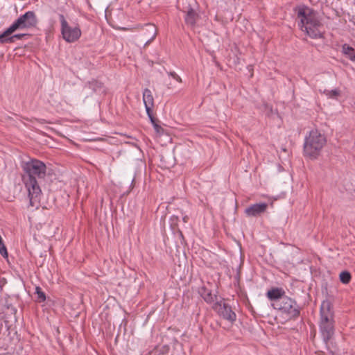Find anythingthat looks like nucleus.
<instances>
[{
  "label": "nucleus",
  "instance_id": "nucleus-25",
  "mask_svg": "<svg viewBox=\"0 0 355 355\" xmlns=\"http://www.w3.org/2000/svg\"><path fill=\"white\" fill-rule=\"evenodd\" d=\"M98 85V83L96 81V80H93L92 82H89V86L90 87H92L93 89H94V86Z\"/></svg>",
  "mask_w": 355,
  "mask_h": 355
},
{
  "label": "nucleus",
  "instance_id": "nucleus-12",
  "mask_svg": "<svg viewBox=\"0 0 355 355\" xmlns=\"http://www.w3.org/2000/svg\"><path fill=\"white\" fill-rule=\"evenodd\" d=\"M143 102L145 106V109L146 112H149L150 110H152V107L154 105V99L152 95L151 91L146 88L143 92Z\"/></svg>",
  "mask_w": 355,
  "mask_h": 355
},
{
  "label": "nucleus",
  "instance_id": "nucleus-9",
  "mask_svg": "<svg viewBox=\"0 0 355 355\" xmlns=\"http://www.w3.org/2000/svg\"><path fill=\"white\" fill-rule=\"evenodd\" d=\"M320 320L324 322H335L333 306L329 300L322 302L320 309Z\"/></svg>",
  "mask_w": 355,
  "mask_h": 355
},
{
  "label": "nucleus",
  "instance_id": "nucleus-5",
  "mask_svg": "<svg viewBox=\"0 0 355 355\" xmlns=\"http://www.w3.org/2000/svg\"><path fill=\"white\" fill-rule=\"evenodd\" d=\"M37 19L34 12L28 11L19 17L2 34L1 37L11 35L17 30H22L35 26Z\"/></svg>",
  "mask_w": 355,
  "mask_h": 355
},
{
  "label": "nucleus",
  "instance_id": "nucleus-4",
  "mask_svg": "<svg viewBox=\"0 0 355 355\" xmlns=\"http://www.w3.org/2000/svg\"><path fill=\"white\" fill-rule=\"evenodd\" d=\"M277 302H272V306L284 315L288 320L294 319L300 315V306L292 298L286 295Z\"/></svg>",
  "mask_w": 355,
  "mask_h": 355
},
{
  "label": "nucleus",
  "instance_id": "nucleus-15",
  "mask_svg": "<svg viewBox=\"0 0 355 355\" xmlns=\"http://www.w3.org/2000/svg\"><path fill=\"white\" fill-rule=\"evenodd\" d=\"M196 19L197 15L196 12L192 8L189 9L184 17L186 24L193 26L196 24Z\"/></svg>",
  "mask_w": 355,
  "mask_h": 355
},
{
  "label": "nucleus",
  "instance_id": "nucleus-3",
  "mask_svg": "<svg viewBox=\"0 0 355 355\" xmlns=\"http://www.w3.org/2000/svg\"><path fill=\"white\" fill-rule=\"evenodd\" d=\"M327 142L324 135L318 130H311L305 137L304 143V153L311 159H315Z\"/></svg>",
  "mask_w": 355,
  "mask_h": 355
},
{
  "label": "nucleus",
  "instance_id": "nucleus-21",
  "mask_svg": "<svg viewBox=\"0 0 355 355\" xmlns=\"http://www.w3.org/2000/svg\"><path fill=\"white\" fill-rule=\"evenodd\" d=\"M0 254L4 257L8 258V252L3 241H0Z\"/></svg>",
  "mask_w": 355,
  "mask_h": 355
},
{
  "label": "nucleus",
  "instance_id": "nucleus-7",
  "mask_svg": "<svg viewBox=\"0 0 355 355\" xmlns=\"http://www.w3.org/2000/svg\"><path fill=\"white\" fill-rule=\"evenodd\" d=\"M214 309L223 319L233 323L236 319V313L232 310L231 306L222 302H216L214 305Z\"/></svg>",
  "mask_w": 355,
  "mask_h": 355
},
{
  "label": "nucleus",
  "instance_id": "nucleus-20",
  "mask_svg": "<svg viewBox=\"0 0 355 355\" xmlns=\"http://www.w3.org/2000/svg\"><path fill=\"white\" fill-rule=\"evenodd\" d=\"M36 294L37 295L38 300L40 302H44L46 300V295L40 287H36Z\"/></svg>",
  "mask_w": 355,
  "mask_h": 355
},
{
  "label": "nucleus",
  "instance_id": "nucleus-16",
  "mask_svg": "<svg viewBox=\"0 0 355 355\" xmlns=\"http://www.w3.org/2000/svg\"><path fill=\"white\" fill-rule=\"evenodd\" d=\"M26 34H15L13 35H6L1 37V34L0 35V42L2 43H12L14 42L16 40H21L23 37H24Z\"/></svg>",
  "mask_w": 355,
  "mask_h": 355
},
{
  "label": "nucleus",
  "instance_id": "nucleus-17",
  "mask_svg": "<svg viewBox=\"0 0 355 355\" xmlns=\"http://www.w3.org/2000/svg\"><path fill=\"white\" fill-rule=\"evenodd\" d=\"M146 31L149 33L150 37L146 41V44L150 43L157 35V28L154 24H148L146 25Z\"/></svg>",
  "mask_w": 355,
  "mask_h": 355
},
{
  "label": "nucleus",
  "instance_id": "nucleus-24",
  "mask_svg": "<svg viewBox=\"0 0 355 355\" xmlns=\"http://www.w3.org/2000/svg\"><path fill=\"white\" fill-rule=\"evenodd\" d=\"M153 126L157 134L160 135L164 132V129L157 123L154 124Z\"/></svg>",
  "mask_w": 355,
  "mask_h": 355
},
{
  "label": "nucleus",
  "instance_id": "nucleus-22",
  "mask_svg": "<svg viewBox=\"0 0 355 355\" xmlns=\"http://www.w3.org/2000/svg\"><path fill=\"white\" fill-rule=\"evenodd\" d=\"M168 76H171L173 79H175L176 81L179 83H182V78L180 76H178L175 72L171 71L168 73Z\"/></svg>",
  "mask_w": 355,
  "mask_h": 355
},
{
  "label": "nucleus",
  "instance_id": "nucleus-2",
  "mask_svg": "<svg viewBox=\"0 0 355 355\" xmlns=\"http://www.w3.org/2000/svg\"><path fill=\"white\" fill-rule=\"evenodd\" d=\"M295 12L300 21L299 26L302 31L312 39L323 37V33L321 31L322 24L315 10L302 5L297 7Z\"/></svg>",
  "mask_w": 355,
  "mask_h": 355
},
{
  "label": "nucleus",
  "instance_id": "nucleus-1",
  "mask_svg": "<svg viewBox=\"0 0 355 355\" xmlns=\"http://www.w3.org/2000/svg\"><path fill=\"white\" fill-rule=\"evenodd\" d=\"M22 168L24 171L22 180L28 191L30 205L33 207L39 202L42 193L37 179L45 177L46 166L43 162L32 159L24 162Z\"/></svg>",
  "mask_w": 355,
  "mask_h": 355
},
{
  "label": "nucleus",
  "instance_id": "nucleus-13",
  "mask_svg": "<svg viewBox=\"0 0 355 355\" xmlns=\"http://www.w3.org/2000/svg\"><path fill=\"white\" fill-rule=\"evenodd\" d=\"M342 53L349 60L355 62V49L354 48L347 44H344L342 46Z\"/></svg>",
  "mask_w": 355,
  "mask_h": 355
},
{
  "label": "nucleus",
  "instance_id": "nucleus-10",
  "mask_svg": "<svg viewBox=\"0 0 355 355\" xmlns=\"http://www.w3.org/2000/svg\"><path fill=\"white\" fill-rule=\"evenodd\" d=\"M268 208V204L266 202L253 204L245 209V214L247 216L256 217L264 213Z\"/></svg>",
  "mask_w": 355,
  "mask_h": 355
},
{
  "label": "nucleus",
  "instance_id": "nucleus-19",
  "mask_svg": "<svg viewBox=\"0 0 355 355\" xmlns=\"http://www.w3.org/2000/svg\"><path fill=\"white\" fill-rule=\"evenodd\" d=\"M339 277L340 282L345 284H348L351 280V275L347 270L341 272L340 273Z\"/></svg>",
  "mask_w": 355,
  "mask_h": 355
},
{
  "label": "nucleus",
  "instance_id": "nucleus-14",
  "mask_svg": "<svg viewBox=\"0 0 355 355\" xmlns=\"http://www.w3.org/2000/svg\"><path fill=\"white\" fill-rule=\"evenodd\" d=\"M200 294L205 301L209 304L214 303L216 298V295L213 294L211 291L207 289L206 288H202Z\"/></svg>",
  "mask_w": 355,
  "mask_h": 355
},
{
  "label": "nucleus",
  "instance_id": "nucleus-8",
  "mask_svg": "<svg viewBox=\"0 0 355 355\" xmlns=\"http://www.w3.org/2000/svg\"><path fill=\"white\" fill-rule=\"evenodd\" d=\"M320 333L325 344H327L334 336L335 333V322H319Z\"/></svg>",
  "mask_w": 355,
  "mask_h": 355
},
{
  "label": "nucleus",
  "instance_id": "nucleus-11",
  "mask_svg": "<svg viewBox=\"0 0 355 355\" xmlns=\"http://www.w3.org/2000/svg\"><path fill=\"white\" fill-rule=\"evenodd\" d=\"M267 297L272 301V302H277L281 298L286 296L285 291L280 288H273L269 290L266 293Z\"/></svg>",
  "mask_w": 355,
  "mask_h": 355
},
{
  "label": "nucleus",
  "instance_id": "nucleus-26",
  "mask_svg": "<svg viewBox=\"0 0 355 355\" xmlns=\"http://www.w3.org/2000/svg\"><path fill=\"white\" fill-rule=\"evenodd\" d=\"M182 220L184 223H187L188 221V216H184L182 217Z\"/></svg>",
  "mask_w": 355,
  "mask_h": 355
},
{
  "label": "nucleus",
  "instance_id": "nucleus-6",
  "mask_svg": "<svg viewBox=\"0 0 355 355\" xmlns=\"http://www.w3.org/2000/svg\"><path fill=\"white\" fill-rule=\"evenodd\" d=\"M59 19L63 39L69 43H73L78 40L82 33L79 26H71L62 14L59 15Z\"/></svg>",
  "mask_w": 355,
  "mask_h": 355
},
{
  "label": "nucleus",
  "instance_id": "nucleus-23",
  "mask_svg": "<svg viewBox=\"0 0 355 355\" xmlns=\"http://www.w3.org/2000/svg\"><path fill=\"white\" fill-rule=\"evenodd\" d=\"M146 114H147V115H148V118H149L152 125H154V124H156L157 123H156L155 119V118H154V116L153 115L152 110H150L149 112H146Z\"/></svg>",
  "mask_w": 355,
  "mask_h": 355
},
{
  "label": "nucleus",
  "instance_id": "nucleus-18",
  "mask_svg": "<svg viewBox=\"0 0 355 355\" xmlns=\"http://www.w3.org/2000/svg\"><path fill=\"white\" fill-rule=\"evenodd\" d=\"M323 94L329 98H336L340 94L339 89H334L331 90L324 89Z\"/></svg>",
  "mask_w": 355,
  "mask_h": 355
}]
</instances>
